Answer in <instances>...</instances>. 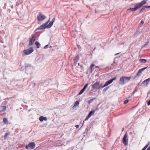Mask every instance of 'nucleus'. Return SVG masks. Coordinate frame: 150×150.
Wrapping results in <instances>:
<instances>
[{"instance_id":"1","label":"nucleus","mask_w":150,"mask_h":150,"mask_svg":"<svg viewBox=\"0 0 150 150\" xmlns=\"http://www.w3.org/2000/svg\"><path fill=\"white\" fill-rule=\"evenodd\" d=\"M55 20V18H54L52 19V21L50 22V23H49L50 21V19L47 21L45 23L41 25L40 27L38 28L37 29V30H43L44 29L46 28H50L52 25H53V23Z\"/></svg>"},{"instance_id":"2","label":"nucleus","mask_w":150,"mask_h":150,"mask_svg":"<svg viewBox=\"0 0 150 150\" xmlns=\"http://www.w3.org/2000/svg\"><path fill=\"white\" fill-rule=\"evenodd\" d=\"M147 0H143L141 2L136 4L133 8H130L127 10V11L133 12L136 11L138 9L140 8L142 6L145 4Z\"/></svg>"},{"instance_id":"3","label":"nucleus","mask_w":150,"mask_h":150,"mask_svg":"<svg viewBox=\"0 0 150 150\" xmlns=\"http://www.w3.org/2000/svg\"><path fill=\"white\" fill-rule=\"evenodd\" d=\"M130 79V77L122 76L120 79V84L122 85L125 84L129 81Z\"/></svg>"},{"instance_id":"4","label":"nucleus","mask_w":150,"mask_h":150,"mask_svg":"<svg viewBox=\"0 0 150 150\" xmlns=\"http://www.w3.org/2000/svg\"><path fill=\"white\" fill-rule=\"evenodd\" d=\"M34 51L33 48L30 47L28 49L25 50L23 52L22 55L24 56L25 55H28L31 54Z\"/></svg>"},{"instance_id":"5","label":"nucleus","mask_w":150,"mask_h":150,"mask_svg":"<svg viewBox=\"0 0 150 150\" xmlns=\"http://www.w3.org/2000/svg\"><path fill=\"white\" fill-rule=\"evenodd\" d=\"M35 69L34 67L28 65L26 67V72L28 74H30L33 72Z\"/></svg>"},{"instance_id":"6","label":"nucleus","mask_w":150,"mask_h":150,"mask_svg":"<svg viewBox=\"0 0 150 150\" xmlns=\"http://www.w3.org/2000/svg\"><path fill=\"white\" fill-rule=\"evenodd\" d=\"M122 142L124 144L126 145H127L128 142V139L127 133L125 134L122 139Z\"/></svg>"},{"instance_id":"7","label":"nucleus","mask_w":150,"mask_h":150,"mask_svg":"<svg viewBox=\"0 0 150 150\" xmlns=\"http://www.w3.org/2000/svg\"><path fill=\"white\" fill-rule=\"evenodd\" d=\"M115 79H116V78L115 77H114L113 78L110 79L109 80L107 81L105 83V84L104 85L101 87V88H103L108 86L109 85L110 83H111L113 82V81L114 80H115Z\"/></svg>"},{"instance_id":"8","label":"nucleus","mask_w":150,"mask_h":150,"mask_svg":"<svg viewBox=\"0 0 150 150\" xmlns=\"http://www.w3.org/2000/svg\"><path fill=\"white\" fill-rule=\"evenodd\" d=\"M115 79H116V78L115 77H114L113 78L110 79L109 80L107 81L105 83V84L104 85L101 87V88H103L108 86L109 85L110 83H111L113 82V81L114 80H115Z\"/></svg>"},{"instance_id":"9","label":"nucleus","mask_w":150,"mask_h":150,"mask_svg":"<svg viewBox=\"0 0 150 150\" xmlns=\"http://www.w3.org/2000/svg\"><path fill=\"white\" fill-rule=\"evenodd\" d=\"M37 18L39 21H41L46 18V17L42 13H40L37 16Z\"/></svg>"},{"instance_id":"10","label":"nucleus","mask_w":150,"mask_h":150,"mask_svg":"<svg viewBox=\"0 0 150 150\" xmlns=\"http://www.w3.org/2000/svg\"><path fill=\"white\" fill-rule=\"evenodd\" d=\"M92 88L94 89H97L100 88L101 85H100L99 82H96L92 85Z\"/></svg>"},{"instance_id":"11","label":"nucleus","mask_w":150,"mask_h":150,"mask_svg":"<svg viewBox=\"0 0 150 150\" xmlns=\"http://www.w3.org/2000/svg\"><path fill=\"white\" fill-rule=\"evenodd\" d=\"M35 40V37L34 35H32L31 38L30 39L29 45L30 46L32 45L34 43Z\"/></svg>"},{"instance_id":"12","label":"nucleus","mask_w":150,"mask_h":150,"mask_svg":"<svg viewBox=\"0 0 150 150\" xmlns=\"http://www.w3.org/2000/svg\"><path fill=\"white\" fill-rule=\"evenodd\" d=\"M43 60V57L42 55L38 56L36 59V61L38 63L42 62Z\"/></svg>"},{"instance_id":"13","label":"nucleus","mask_w":150,"mask_h":150,"mask_svg":"<svg viewBox=\"0 0 150 150\" xmlns=\"http://www.w3.org/2000/svg\"><path fill=\"white\" fill-rule=\"evenodd\" d=\"M95 112V111L94 110H91L89 113L87 117L85 119V120H88V118H90L92 115H93Z\"/></svg>"},{"instance_id":"14","label":"nucleus","mask_w":150,"mask_h":150,"mask_svg":"<svg viewBox=\"0 0 150 150\" xmlns=\"http://www.w3.org/2000/svg\"><path fill=\"white\" fill-rule=\"evenodd\" d=\"M150 81V78L144 80L142 83V84L144 86H146Z\"/></svg>"},{"instance_id":"15","label":"nucleus","mask_w":150,"mask_h":150,"mask_svg":"<svg viewBox=\"0 0 150 150\" xmlns=\"http://www.w3.org/2000/svg\"><path fill=\"white\" fill-rule=\"evenodd\" d=\"M28 144L29 147L32 149H34L35 146V144L34 142H30Z\"/></svg>"},{"instance_id":"16","label":"nucleus","mask_w":150,"mask_h":150,"mask_svg":"<svg viewBox=\"0 0 150 150\" xmlns=\"http://www.w3.org/2000/svg\"><path fill=\"white\" fill-rule=\"evenodd\" d=\"M40 121L41 122L43 120L46 121L47 118L46 117H44L42 116H40L39 118Z\"/></svg>"},{"instance_id":"17","label":"nucleus","mask_w":150,"mask_h":150,"mask_svg":"<svg viewBox=\"0 0 150 150\" xmlns=\"http://www.w3.org/2000/svg\"><path fill=\"white\" fill-rule=\"evenodd\" d=\"M146 68L147 67L139 69L138 71V72L137 73V76H139L140 74L142 73V71L144 69H146Z\"/></svg>"},{"instance_id":"18","label":"nucleus","mask_w":150,"mask_h":150,"mask_svg":"<svg viewBox=\"0 0 150 150\" xmlns=\"http://www.w3.org/2000/svg\"><path fill=\"white\" fill-rule=\"evenodd\" d=\"M6 109V107L5 106H0V112H2L5 111Z\"/></svg>"},{"instance_id":"19","label":"nucleus","mask_w":150,"mask_h":150,"mask_svg":"<svg viewBox=\"0 0 150 150\" xmlns=\"http://www.w3.org/2000/svg\"><path fill=\"white\" fill-rule=\"evenodd\" d=\"M79 103L78 101H76L75 102L74 105L73 107L74 108L76 107H78L79 106Z\"/></svg>"},{"instance_id":"20","label":"nucleus","mask_w":150,"mask_h":150,"mask_svg":"<svg viewBox=\"0 0 150 150\" xmlns=\"http://www.w3.org/2000/svg\"><path fill=\"white\" fill-rule=\"evenodd\" d=\"M3 122L4 124H7L8 123V121L7 119L6 118L4 117L3 119Z\"/></svg>"},{"instance_id":"21","label":"nucleus","mask_w":150,"mask_h":150,"mask_svg":"<svg viewBox=\"0 0 150 150\" xmlns=\"http://www.w3.org/2000/svg\"><path fill=\"white\" fill-rule=\"evenodd\" d=\"M139 61L141 63H145L146 62V60L145 59H140L139 60Z\"/></svg>"},{"instance_id":"22","label":"nucleus","mask_w":150,"mask_h":150,"mask_svg":"<svg viewBox=\"0 0 150 150\" xmlns=\"http://www.w3.org/2000/svg\"><path fill=\"white\" fill-rule=\"evenodd\" d=\"M35 44L37 46L38 48H39L40 47V44L37 41L36 42H35Z\"/></svg>"},{"instance_id":"23","label":"nucleus","mask_w":150,"mask_h":150,"mask_svg":"<svg viewBox=\"0 0 150 150\" xmlns=\"http://www.w3.org/2000/svg\"><path fill=\"white\" fill-rule=\"evenodd\" d=\"M9 133H6L5 134L4 136V139H7V137L8 136V135H9Z\"/></svg>"},{"instance_id":"24","label":"nucleus","mask_w":150,"mask_h":150,"mask_svg":"<svg viewBox=\"0 0 150 150\" xmlns=\"http://www.w3.org/2000/svg\"><path fill=\"white\" fill-rule=\"evenodd\" d=\"M84 90L82 89L80 91L79 93L78 94L79 95H80L84 91Z\"/></svg>"},{"instance_id":"25","label":"nucleus","mask_w":150,"mask_h":150,"mask_svg":"<svg viewBox=\"0 0 150 150\" xmlns=\"http://www.w3.org/2000/svg\"><path fill=\"white\" fill-rule=\"evenodd\" d=\"M88 83L86 84L84 86L83 88H82L83 89L84 91L86 89V88L88 86Z\"/></svg>"},{"instance_id":"26","label":"nucleus","mask_w":150,"mask_h":150,"mask_svg":"<svg viewBox=\"0 0 150 150\" xmlns=\"http://www.w3.org/2000/svg\"><path fill=\"white\" fill-rule=\"evenodd\" d=\"M95 98H93L92 99H91L89 100H88V104H90L91 103H92V102L93 100Z\"/></svg>"},{"instance_id":"27","label":"nucleus","mask_w":150,"mask_h":150,"mask_svg":"<svg viewBox=\"0 0 150 150\" xmlns=\"http://www.w3.org/2000/svg\"><path fill=\"white\" fill-rule=\"evenodd\" d=\"M149 145V144H147L143 149L144 150H145V149H146V148H147L148 146Z\"/></svg>"},{"instance_id":"28","label":"nucleus","mask_w":150,"mask_h":150,"mask_svg":"<svg viewBox=\"0 0 150 150\" xmlns=\"http://www.w3.org/2000/svg\"><path fill=\"white\" fill-rule=\"evenodd\" d=\"M94 66V64H91L90 67V69L91 70L92 68Z\"/></svg>"},{"instance_id":"29","label":"nucleus","mask_w":150,"mask_h":150,"mask_svg":"<svg viewBox=\"0 0 150 150\" xmlns=\"http://www.w3.org/2000/svg\"><path fill=\"white\" fill-rule=\"evenodd\" d=\"M128 101H129L128 100H126L124 102V104H126L128 102Z\"/></svg>"},{"instance_id":"30","label":"nucleus","mask_w":150,"mask_h":150,"mask_svg":"<svg viewBox=\"0 0 150 150\" xmlns=\"http://www.w3.org/2000/svg\"><path fill=\"white\" fill-rule=\"evenodd\" d=\"M48 47V45H46L44 47V48L45 49H46Z\"/></svg>"},{"instance_id":"31","label":"nucleus","mask_w":150,"mask_h":150,"mask_svg":"<svg viewBox=\"0 0 150 150\" xmlns=\"http://www.w3.org/2000/svg\"><path fill=\"white\" fill-rule=\"evenodd\" d=\"M28 147H29V144L28 145H26L25 146V148L26 149H28Z\"/></svg>"},{"instance_id":"32","label":"nucleus","mask_w":150,"mask_h":150,"mask_svg":"<svg viewBox=\"0 0 150 150\" xmlns=\"http://www.w3.org/2000/svg\"><path fill=\"white\" fill-rule=\"evenodd\" d=\"M147 105H150V100L148 101Z\"/></svg>"},{"instance_id":"33","label":"nucleus","mask_w":150,"mask_h":150,"mask_svg":"<svg viewBox=\"0 0 150 150\" xmlns=\"http://www.w3.org/2000/svg\"><path fill=\"white\" fill-rule=\"evenodd\" d=\"M75 127H76V128H78L79 127V125H76L75 126Z\"/></svg>"},{"instance_id":"34","label":"nucleus","mask_w":150,"mask_h":150,"mask_svg":"<svg viewBox=\"0 0 150 150\" xmlns=\"http://www.w3.org/2000/svg\"><path fill=\"white\" fill-rule=\"evenodd\" d=\"M78 65L79 66H80L81 68V67H82V66L81 65H80L79 63L78 64Z\"/></svg>"},{"instance_id":"35","label":"nucleus","mask_w":150,"mask_h":150,"mask_svg":"<svg viewBox=\"0 0 150 150\" xmlns=\"http://www.w3.org/2000/svg\"><path fill=\"white\" fill-rule=\"evenodd\" d=\"M144 23V21L143 20H142V21H141V24H143Z\"/></svg>"},{"instance_id":"36","label":"nucleus","mask_w":150,"mask_h":150,"mask_svg":"<svg viewBox=\"0 0 150 150\" xmlns=\"http://www.w3.org/2000/svg\"><path fill=\"white\" fill-rule=\"evenodd\" d=\"M120 53H117L116 54H115V55H118Z\"/></svg>"},{"instance_id":"37","label":"nucleus","mask_w":150,"mask_h":150,"mask_svg":"<svg viewBox=\"0 0 150 150\" xmlns=\"http://www.w3.org/2000/svg\"><path fill=\"white\" fill-rule=\"evenodd\" d=\"M147 150H150V147H149L147 149Z\"/></svg>"},{"instance_id":"38","label":"nucleus","mask_w":150,"mask_h":150,"mask_svg":"<svg viewBox=\"0 0 150 150\" xmlns=\"http://www.w3.org/2000/svg\"><path fill=\"white\" fill-rule=\"evenodd\" d=\"M149 6H146L145 7V8H149Z\"/></svg>"},{"instance_id":"39","label":"nucleus","mask_w":150,"mask_h":150,"mask_svg":"<svg viewBox=\"0 0 150 150\" xmlns=\"http://www.w3.org/2000/svg\"><path fill=\"white\" fill-rule=\"evenodd\" d=\"M85 120L83 121V123H82V125H83V124H84V121H85Z\"/></svg>"},{"instance_id":"40","label":"nucleus","mask_w":150,"mask_h":150,"mask_svg":"<svg viewBox=\"0 0 150 150\" xmlns=\"http://www.w3.org/2000/svg\"><path fill=\"white\" fill-rule=\"evenodd\" d=\"M132 134V133L131 132H129V134L131 135Z\"/></svg>"},{"instance_id":"41","label":"nucleus","mask_w":150,"mask_h":150,"mask_svg":"<svg viewBox=\"0 0 150 150\" xmlns=\"http://www.w3.org/2000/svg\"><path fill=\"white\" fill-rule=\"evenodd\" d=\"M147 43H146V44H145V45H144V46H145V45H147Z\"/></svg>"},{"instance_id":"42","label":"nucleus","mask_w":150,"mask_h":150,"mask_svg":"<svg viewBox=\"0 0 150 150\" xmlns=\"http://www.w3.org/2000/svg\"><path fill=\"white\" fill-rule=\"evenodd\" d=\"M96 68H99V67L98 66H96Z\"/></svg>"}]
</instances>
